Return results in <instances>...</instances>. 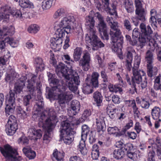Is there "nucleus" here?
<instances>
[{
  "mask_svg": "<svg viewBox=\"0 0 161 161\" xmlns=\"http://www.w3.org/2000/svg\"><path fill=\"white\" fill-rule=\"evenodd\" d=\"M54 55L51 56L50 63L52 64L56 69V72L58 75L64 77L66 79L65 84L66 87L63 91L58 92V90L54 91L56 92L54 94L52 98L58 95V103L61 107L63 110H64L65 106V103H67L72 98L73 95L71 92L69 91L62 92L59 94L58 92H63L68 87L69 89L75 94H78L79 91L78 90V86L80 84V80L79 77L76 72L72 69H70V74H68L67 67L65 65L62 63H59L58 65H56L57 62L56 60L54 58Z\"/></svg>",
  "mask_w": 161,
  "mask_h": 161,
  "instance_id": "obj_1",
  "label": "nucleus"
},
{
  "mask_svg": "<svg viewBox=\"0 0 161 161\" xmlns=\"http://www.w3.org/2000/svg\"><path fill=\"white\" fill-rule=\"evenodd\" d=\"M50 112H52V116L51 114H49V116L46 115L48 113L45 111L37 119L39 121V126L46 130L43 137V142L46 144L48 143L50 141L52 136V132L55 126V123L57 122L56 113L52 110H50Z\"/></svg>",
  "mask_w": 161,
  "mask_h": 161,
  "instance_id": "obj_2",
  "label": "nucleus"
},
{
  "mask_svg": "<svg viewBox=\"0 0 161 161\" xmlns=\"http://www.w3.org/2000/svg\"><path fill=\"white\" fill-rule=\"evenodd\" d=\"M106 20L111 27L110 35L113 43L112 49L115 52L121 53L123 38L121 35L120 30L118 28V23L114 21L112 17H107Z\"/></svg>",
  "mask_w": 161,
  "mask_h": 161,
  "instance_id": "obj_3",
  "label": "nucleus"
},
{
  "mask_svg": "<svg viewBox=\"0 0 161 161\" xmlns=\"http://www.w3.org/2000/svg\"><path fill=\"white\" fill-rule=\"evenodd\" d=\"M141 62V58L137 55L135 57L134 67L132 68L133 76L132 77L131 81L133 86L135 89V83L139 84L142 89L146 88L147 81L146 76V73L143 70H139L138 68Z\"/></svg>",
  "mask_w": 161,
  "mask_h": 161,
  "instance_id": "obj_4",
  "label": "nucleus"
},
{
  "mask_svg": "<svg viewBox=\"0 0 161 161\" xmlns=\"http://www.w3.org/2000/svg\"><path fill=\"white\" fill-rule=\"evenodd\" d=\"M36 78V76L30 73L22 75L15 85L14 91L16 93H19L22 92L23 88L25 86V81L26 79H27V89L30 93L33 95L35 89L34 84L35 83Z\"/></svg>",
  "mask_w": 161,
  "mask_h": 161,
  "instance_id": "obj_5",
  "label": "nucleus"
},
{
  "mask_svg": "<svg viewBox=\"0 0 161 161\" xmlns=\"http://www.w3.org/2000/svg\"><path fill=\"white\" fill-rule=\"evenodd\" d=\"M49 82L52 87L48 92L47 95L49 97H52L55 95L54 91L58 90V92L64 90L66 87L65 80H59L56 77L55 74L50 72H47ZM55 93H56L55 92Z\"/></svg>",
  "mask_w": 161,
  "mask_h": 161,
  "instance_id": "obj_6",
  "label": "nucleus"
},
{
  "mask_svg": "<svg viewBox=\"0 0 161 161\" xmlns=\"http://www.w3.org/2000/svg\"><path fill=\"white\" fill-rule=\"evenodd\" d=\"M60 129L61 140L66 144H70L73 140V135L75 133L70 123L68 120L62 121L61 124Z\"/></svg>",
  "mask_w": 161,
  "mask_h": 161,
  "instance_id": "obj_7",
  "label": "nucleus"
},
{
  "mask_svg": "<svg viewBox=\"0 0 161 161\" xmlns=\"http://www.w3.org/2000/svg\"><path fill=\"white\" fill-rule=\"evenodd\" d=\"M10 14L15 18L22 19L25 17L24 14H22L19 10L15 8L11 9L9 6L4 5L2 6L0 8V21L3 20V22L8 21L9 18Z\"/></svg>",
  "mask_w": 161,
  "mask_h": 161,
  "instance_id": "obj_8",
  "label": "nucleus"
},
{
  "mask_svg": "<svg viewBox=\"0 0 161 161\" xmlns=\"http://www.w3.org/2000/svg\"><path fill=\"white\" fill-rule=\"evenodd\" d=\"M85 41L86 43L92 46L94 50L104 46V44L97 36L96 29L88 30L87 33L85 35Z\"/></svg>",
  "mask_w": 161,
  "mask_h": 161,
  "instance_id": "obj_9",
  "label": "nucleus"
},
{
  "mask_svg": "<svg viewBox=\"0 0 161 161\" xmlns=\"http://www.w3.org/2000/svg\"><path fill=\"white\" fill-rule=\"evenodd\" d=\"M1 153L7 161H21V157L19 156L16 150L7 144L0 147Z\"/></svg>",
  "mask_w": 161,
  "mask_h": 161,
  "instance_id": "obj_10",
  "label": "nucleus"
},
{
  "mask_svg": "<svg viewBox=\"0 0 161 161\" xmlns=\"http://www.w3.org/2000/svg\"><path fill=\"white\" fill-rule=\"evenodd\" d=\"M55 25L67 30V34H68L70 33L71 29H75L76 27L77 22L73 15L70 14L62 18L58 23H56Z\"/></svg>",
  "mask_w": 161,
  "mask_h": 161,
  "instance_id": "obj_11",
  "label": "nucleus"
},
{
  "mask_svg": "<svg viewBox=\"0 0 161 161\" xmlns=\"http://www.w3.org/2000/svg\"><path fill=\"white\" fill-rule=\"evenodd\" d=\"M36 99V104L34 106V110L35 111L32 117L37 119L40 118V116L42 114H43L45 111H47L48 113L46 115L47 116H49V114H51V116H52V112H50V110H52L55 113V112L53 109H47L44 111L43 112H41V110L42 109L43 106V99L42 97L41 94L40 92L37 95Z\"/></svg>",
  "mask_w": 161,
  "mask_h": 161,
  "instance_id": "obj_12",
  "label": "nucleus"
},
{
  "mask_svg": "<svg viewBox=\"0 0 161 161\" xmlns=\"http://www.w3.org/2000/svg\"><path fill=\"white\" fill-rule=\"evenodd\" d=\"M99 76L98 73L96 72L92 73V75L90 84L89 85L87 83L83 84L82 87L83 92L85 94H88L93 92L92 87H97L98 86V79Z\"/></svg>",
  "mask_w": 161,
  "mask_h": 161,
  "instance_id": "obj_13",
  "label": "nucleus"
},
{
  "mask_svg": "<svg viewBox=\"0 0 161 161\" xmlns=\"http://www.w3.org/2000/svg\"><path fill=\"white\" fill-rule=\"evenodd\" d=\"M14 28L13 26L8 27L4 26L3 30H0V54L5 51V43L4 39L3 38L7 35H11L14 34Z\"/></svg>",
  "mask_w": 161,
  "mask_h": 161,
  "instance_id": "obj_14",
  "label": "nucleus"
},
{
  "mask_svg": "<svg viewBox=\"0 0 161 161\" xmlns=\"http://www.w3.org/2000/svg\"><path fill=\"white\" fill-rule=\"evenodd\" d=\"M14 95V92L12 91H10L9 94L7 95L6 107L5 108V112L7 116L10 115L14 111L15 106Z\"/></svg>",
  "mask_w": 161,
  "mask_h": 161,
  "instance_id": "obj_15",
  "label": "nucleus"
},
{
  "mask_svg": "<svg viewBox=\"0 0 161 161\" xmlns=\"http://www.w3.org/2000/svg\"><path fill=\"white\" fill-rule=\"evenodd\" d=\"M140 28L142 33L141 37L146 40V42L148 43V45L154 46L155 41L151 37V35L152 33V31L149 25L146 26L144 23H142L140 25Z\"/></svg>",
  "mask_w": 161,
  "mask_h": 161,
  "instance_id": "obj_16",
  "label": "nucleus"
},
{
  "mask_svg": "<svg viewBox=\"0 0 161 161\" xmlns=\"http://www.w3.org/2000/svg\"><path fill=\"white\" fill-rule=\"evenodd\" d=\"M145 58L147 62V74L148 76L151 77L156 74L157 69L156 67H153L152 66L153 57L152 53L150 50H148L146 53Z\"/></svg>",
  "mask_w": 161,
  "mask_h": 161,
  "instance_id": "obj_17",
  "label": "nucleus"
},
{
  "mask_svg": "<svg viewBox=\"0 0 161 161\" xmlns=\"http://www.w3.org/2000/svg\"><path fill=\"white\" fill-rule=\"evenodd\" d=\"M90 131V128L86 125H83L82 127L81 140L79 146V150L82 154H84L86 153L85 147V141L86 139L87 134Z\"/></svg>",
  "mask_w": 161,
  "mask_h": 161,
  "instance_id": "obj_18",
  "label": "nucleus"
},
{
  "mask_svg": "<svg viewBox=\"0 0 161 161\" xmlns=\"http://www.w3.org/2000/svg\"><path fill=\"white\" fill-rule=\"evenodd\" d=\"M91 55L87 50L84 51L82 58L80 60L79 65L85 71H87L90 67Z\"/></svg>",
  "mask_w": 161,
  "mask_h": 161,
  "instance_id": "obj_19",
  "label": "nucleus"
},
{
  "mask_svg": "<svg viewBox=\"0 0 161 161\" xmlns=\"http://www.w3.org/2000/svg\"><path fill=\"white\" fill-rule=\"evenodd\" d=\"M96 15L99 21V23L97 27L99 31L100 32H103L106 38L107 39L108 36L107 32L106 24L104 21L103 17L99 13H97Z\"/></svg>",
  "mask_w": 161,
  "mask_h": 161,
  "instance_id": "obj_20",
  "label": "nucleus"
},
{
  "mask_svg": "<svg viewBox=\"0 0 161 161\" xmlns=\"http://www.w3.org/2000/svg\"><path fill=\"white\" fill-rule=\"evenodd\" d=\"M28 133L30 138L35 141L40 139L42 135V132L41 130H36L33 127L29 129Z\"/></svg>",
  "mask_w": 161,
  "mask_h": 161,
  "instance_id": "obj_21",
  "label": "nucleus"
},
{
  "mask_svg": "<svg viewBox=\"0 0 161 161\" xmlns=\"http://www.w3.org/2000/svg\"><path fill=\"white\" fill-rule=\"evenodd\" d=\"M126 60V66L128 70L130 71L132 67L131 63L133 60L132 53L135 52L133 49L131 47H129L127 48Z\"/></svg>",
  "mask_w": 161,
  "mask_h": 161,
  "instance_id": "obj_22",
  "label": "nucleus"
},
{
  "mask_svg": "<svg viewBox=\"0 0 161 161\" xmlns=\"http://www.w3.org/2000/svg\"><path fill=\"white\" fill-rule=\"evenodd\" d=\"M50 42L51 47L54 49L58 50L61 47L63 40L62 38L56 37L52 38Z\"/></svg>",
  "mask_w": 161,
  "mask_h": 161,
  "instance_id": "obj_23",
  "label": "nucleus"
},
{
  "mask_svg": "<svg viewBox=\"0 0 161 161\" xmlns=\"http://www.w3.org/2000/svg\"><path fill=\"white\" fill-rule=\"evenodd\" d=\"M104 8L107 12H108L111 15H114L116 18L117 16V14L116 11L115 6L113 5V8L111 9L109 7V0H102Z\"/></svg>",
  "mask_w": 161,
  "mask_h": 161,
  "instance_id": "obj_24",
  "label": "nucleus"
},
{
  "mask_svg": "<svg viewBox=\"0 0 161 161\" xmlns=\"http://www.w3.org/2000/svg\"><path fill=\"white\" fill-rule=\"evenodd\" d=\"M137 38H132V40H131L130 44L132 46H136L139 47L141 48L143 47L146 44V40L143 38V37L142 38L141 36L139 37V41H137Z\"/></svg>",
  "mask_w": 161,
  "mask_h": 161,
  "instance_id": "obj_25",
  "label": "nucleus"
},
{
  "mask_svg": "<svg viewBox=\"0 0 161 161\" xmlns=\"http://www.w3.org/2000/svg\"><path fill=\"white\" fill-rule=\"evenodd\" d=\"M80 103L78 101L74 100L72 101L71 105V110L68 111L69 113L70 111L72 113V114H70V116L75 115L79 112L80 110Z\"/></svg>",
  "mask_w": 161,
  "mask_h": 161,
  "instance_id": "obj_26",
  "label": "nucleus"
},
{
  "mask_svg": "<svg viewBox=\"0 0 161 161\" xmlns=\"http://www.w3.org/2000/svg\"><path fill=\"white\" fill-rule=\"evenodd\" d=\"M18 129L17 124H7L6 126V131L8 135H13Z\"/></svg>",
  "mask_w": 161,
  "mask_h": 161,
  "instance_id": "obj_27",
  "label": "nucleus"
},
{
  "mask_svg": "<svg viewBox=\"0 0 161 161\" xmlns=\"http://www.w3.org/2000/svg\"><path fill=\"white\" fill-rule=\"evenodd\" d=\"M96 123L97 131L100 133V135H102L104 131L103 126V117H97L96 118Z\"/></svg>",
  "mask_w": 161,
  "mask_h": 161,
  "instance_id": "obj_28",
  "label": "nucleus"
},
{
  "mask_svg": "<svg viewBox=\"0 0 161 161\" xmlns=\"http://www.w3.org/2000/svg\"><path fill=\"white\" fill-rule=\"evenodd\" d=\"M95 21L91 15L86 16L85 18V25L88 30L95 29L94 27Z\"/></svg>",
  "mask_w": 161,
  "mask_h": 161,
  "instance_id": "obj_29",
  "label": "nucleus"
},
{
  "mask_svg": "<svg viewBox=\"0 0 161 161\" xmlns=\"http://www.w3.org/2000/svg\"><path fill=\"white\" fill-rule=\"evenodd\" d=\"M130 151H126L127 152V156L134 161L137 160L138 157L143 153V152H140L139 150H136L134 152H130Z\"/></svg>",
  "mask_w": 161,
  "mask_h": 161,
  "instance_id": "obj_30",
  "label": "nucleus"
},
{
  "mask_svg": "<svg viewBox=\"0 0 161 161\" xmlns=\"http://www.w3.org/2000/svg\"><path fill=\"white\" fill-rule=\"evenodd\" d=\"M68 14H68L64 8H60L55 12L53 15V17L55 19L62 18L67 15Z\"/></svg>",
  "mask_w": 161,
  "mask_h": 161,
  "instance_id": "obj_31",
  "label": "nucleus"
},
{
  "mask_svg": "<svg viewBox=\"0 0 161 161\" xmlns=\"http://www.w3.org/2000/svg\"><path fill=\"white\" fill-rule=\"evenodd\" d=\"M23 151L26 156L29 159H34L36 156L35 152L28 147H26L23 149Z\"/></svg>",
  "mask_w": 161,
  "mask_h": 161,
  "instance_id": "obj_32",
  "label": "nucleus"
},
{
  "mask_svg": "<svg viewBox=\"0 0 161 161\" xmlns=\"http://www.w3.org/2000/svg\"><path fill=\"white\" fill-rule=\"evenodd\" d=\"M54 29L56 30L55 35L56 37L62 38L64 36L65 33H67V30L60 28L55 25Z\"/></svg>",
  "mask_w": 161,
  "mask_h": 161,
  "instance_id": "obj_33",
  "label": "nucleus"
},
{
  "mask_svg": "<svg viewBox=\"0 0 161 161\" xmlns=\"http://www.w3.org/2000/svg\"><path fill=\"white\" fill-rule=\"evenodd\" d=\"M136 14L137 15L138 19L142 21H145L146 19L147 11L145 9L135 10Z\"/></svg>",
  "mask_w": 161,
  "mask_h": 161,
  "instance_id": "obj_34",
  "label": "nucleus"
},
{
  "mask_svg": "<svg viewBox=\"0 0 161 161\" xmlns=\"http://www.w3.org/2000/svg\"><path fill=\"white\" fill-rule=\"evenodd\" d=\"M35 64L36 65V69L37 71H42L44 69L45 65L41 58L37 57L35 58Z\"/></svg>",
  "mask_w": 161,
  "mask_h": 161,
  "instance_id": "obj_35",
  "label": "nucleus"
},
{
  "mask_svg": "<svg viewBox=\"0 0 161 161\" xmlns=\"http://www.w3.org/2000/svg\"><path fill=\"white\" fill-rule=\"evenodd\" d=\"M115 145L118 148H120L122 149L123 148L126 151L131 150L132 148V146L131 144L129 143L125 144L123 141H119L117 142L116 143Z\"/></svg>",
  "mask_w": 161,
  "mask_h": 161,
  "instance_id": "obj_36",
  "label": "nucleus"
},
{
  "mask_svg": "<svg viewBox=\"0 0 161 161\" xmlns=\"http://www.w3.org/2000/svg\"><path fill=\"white\" fill-rule=\"evenodd\" d=\"M149 142L150 145L148 146V148H151L153 149V151H154V150L155 149L156 147L157 148V145L159 147L161 146V141L158 137H157L156 139V143H155L153 139H149Z\"/></svg>",
  "mask_w": 161,
  "mask_h": 161,
  "instance_id": "obj_37",
  "label": "nucleus"
},
{
  "mask_svg": "<svg viewBox=\"0 0 161 161\" xmlns=\"http://www.w3.org/2000/svg\"><path fill=\"white\" fill-rule=\"evenodd\" d=\"M160 113L161 110L158 107L155 106L152 110V116L154 120H157L159 118L160 116Z\"/></svg>",
  "mask_w": 161,
  "mask_h": 161,
  "instance_id": "obj_38",
  "label": "nucleus"
},
{
  "mask_svg": "<svg viewBox=\"0 0 161 161\" xmlns=\"http://www.w3.org/2000/svg\"><path fill=\"white\" fill-rule=\"evenodd\" d=\"M108 88L110 92H112L117 93L119 92L120 94L122 93L123 90L119 86V85H113L110 84L108 86Z\"/></svg>",
  "mask_w": 161,
  "mask_h": 161,
  "instance_id": "obj_39",
  "label": "nucleus"
},
{
  "mask_svg": "<svg viewBox=\"0 0 161 161\" xmlns=\"http://www.w3.org/2000/svg\"><path fill=\"white\" fill-rule=\"evenodd\" d=\"M19 3L20 6L24 8H33V3L29 0H19Z\"/></svg>",
  "mask_w": 161,
  "mask_h": 161,
  "instance_id": "obj_40",
  "label": "nucleus"
},
{
  "mask_svg": "<svg viewBox=\"0 0 161 161\" xmlns=\"http://www.w3.org/2000/svg\"><path fill=\"white\" fill-rule=\"evenodd\" d=\"M56 0H44L42 3V6L43 9L50 8L53 4H54Z\"/></svg>",
  "mask_w": 161,
  "mask_h": 161,
  "instance_id": "obj_41",
  "label": "nucleus"
},
{
  "mask_svg": "<svg viewBox=\"0 0 161 161\" xmlns=\"http://www.w3.org/2000/svg\"><path fill=\"white\" fill-rule=\"evenodd\" d=\"M82 51V49L80 47H77L74 50L73 57L75 61H77L79 60Z\"/></svg>",
  "mask_w": 161,
  "mask_h": 161,
  "instance_id": "obj_42",
  "label": "nucleus"
},
{
  "mask_svg": "<svg viewBox=\"0 0 161 161\" xmlns=\"http://www.w3.org/2000/svg\"><path fill=\"white\" fill-rule=\"evenodd\" d=\"M4 40L6 42L9 43L12 47H16L18 45V41L13 38L7 37L4 39Z\"/></svg>",
  "mask_w": 161,
  "mask_h": 161,
  "instance_id": "obj_43",
  "label": "nucleus"
},
{
  "mask_svg": "<svg viewBox=\"0 0 161 161\" xmlns=\"http://www.w3.org/2000/svg\"><path fill=\"white\" fill-rule=\"evenodd\" d=\"M125 152L122 149H115L114 151V157L117 159H120L122 158L125 155Z\"/></svg>",
  "mask_w": 161,
  "mask_h": 161,
  "instance_id": "obj_44",
  "label": "nucleus"
},
{
  "mask_svg": "<svg viewBox=\"0 0 161 161\" xmlns=\"http://www.w3.org/2000/svg\"><path fill=\"white\" fill-rule=\"evenodd\" d=\"M53 159L55 158L57 161H62L64 157V153L63 152H58L57 150H55L53 153Z\"/></svg>",
  "mask_w": 161,
  "mask_h": 161,
  "instance_id": "obj_45",
  "label": "nucleus"
},
{
  "mask_svg": "<svg viewBox=\"0 0 161 161\" xmlns=\"http://www.w3.org/2000/svg\"><path fill=\"white\" fill-rule=\"evenodd\" d=\"M93 97L97 106H100V104L102 102L103 100V97L101 93L99 92H96L94 93Z\"/></svg>",
  "mask_w": 161,
  "mask_h": 161,
  "instance_id": "obj_46",
  "label": "nucleus"
},
{
  "mask_svg": "<svg viewBox=\"0 0 161 161\" xmlns=\"http://www.w3.org/2000/svg\"><path fill=\"white\" fill-rule=\"evenodd\" d=\"M19 75L15 71H13L10 75L7 74L6 75L5 80L7 82H11L15 79L18 78Z\"/></svg>",
  "mask_w": 161,
  "mask_h": 161,
  "instance_id": "obj_47",
  "label": "nucleus"
},
{
  "mask_svg": "<svg viewBox=\"0 0 161 161\" xmlns=\"http://www.w3.org/2000/svg\"><path fill=\"white\" fill-rule=\"evenodd\" d=\"M17 110L19 116L21 119H26L29 115L28 113H27L23 110L20 107H18Z\"/></svg>",
  "mask_w": 161,
  "mask_h": 161,
  "instance_id": "obj_48",
  "label": "nucleus"
},
{
  "mask_svg": "<svg viewBox=\"0 0 161 161\" xmlns=\"http://www.w3.org/2000/svg\"><path fill=\"white\" fill-rule=\"evenodd\" d=\"M107 109V113L109 117L112 119H114L116 115V108H112L110 107H108Z\"/></svg>",
  "mask_w": 161,
  "mask_h": 161,
  "instance_id": "obj_49",
  "label": "nucleus"
},
{
  "mask_svg": "<svg viewBox=\"0 0 161 161\" xmlns=\"http://www.w3.org/2000/svg\"><path fill=\"white\" fill-rule=\"evenodd\" d=\"M125 8L128 13H131L134 11V9L133 3L129 1H126L125 4Z\"/></svg>",
  "mask_w": 161,
  "mask_h": 161,
  "instance_id": "obj_50",
  "label": "nucleus"
},
{
  "mask_svg": "<svg viewBox=\"0 0 161 161\" xmlns=\"http://www.w3.org/2000/svg\"><path fill=\"white\" fill-rule=\"evenodd\" d=\"M108 130L109 134H115L116 136H119L121 135L119 129L116 126L109 127Z\"/></svg>",
  "mask_w": 161,
  "mask_h": 161,
  "instance_id": "obj_51",
  "label": "nucleus"
},
{
  "mask_svg": "<svg viewBox=\"0 0 161 161\" xmlns=\"http://www.w3.org/2000/svg\"><path fill=\"white\" fill-rule=\"evenodd\" d=\"M39 26L36 24L31 25L28 28V31L30 33H36L40 30Z\"/></svg>",
  "mask_w": 161,
  "mask_h": 161,
  "instance_id": "obj_52",
  "label": "nucleus"
},
{
  "mask_svg": "<svg viewBox=\"0 0 161 161\" xmlns=\"http://www.w3.org/2000/svg\"><path fill=\"white\" fill-rule=\"evenodd\" d=\"M156 40H155L154 39H153L155 41V44L154 46H150V45H149V47H150V49L152 51H153L154 50L155 48H156V49L158 47H159L158 46H157V43H159L161 44V37L160 36L157 35V36H156Z\"/></svg>",
  "mask_w": 161,
  "mask_h": 161,
  "instance_id": "obj_53",
  "label": "nucleus"
},
{
  "mask_svg": "<svg viewBox=\"0 0 161 161\" xmlns=\"http://www.w3.org/2000/svg\"><path fill=\"white\" fill-rule=\"evenodd\" d=\"M61 58L62 60L68 64H70L69 61H71L73 62L74 61L71 59L69 55L64 53L63 54L61 55Z\"/></svg>",
  "mask_w": 161,
  "mask_h": 161,
  "instance_id": "obj_54",
  "label": "nucleus"
},
{
  "mask_svg": "<svg viewBox=\"0 0 161 161\" xmlns=\"http://www.w3.org/2000/svg\"><path fill=\"white\" fill-rule=\"evenodd\" d=\"M117 117L118 119L122 120L126 117V113L122 110H119L118 112L117 113Z\"/></svg>",
  "mask_w": 161,
  "mask_h": 161,
  "instance_id": "obj_55",
  "label": "nucleus"
},
{
  "mask_svg": "<svg viewBox=\"0 0 161 161\" xmlns=\"http://www.w3.org/2000/svg\"><path fill=\"white\" fill-rule=\"evenodd\" d=\"M18 141L19 144L26 145L28 144L29 140L26 137L22 136L19 139Z\"/></svg>",
  "mask_w": 161,
  "mask_h": 161,
  "instance_id": "obj_56",
  "label": "nucleus"
},
{
  "mask_svg": "<svg viewBox=\"0 0 161 161\" xmlns=\"http://www.w3.org/2000/svg\"><path fill=\"white\" fill-rule=\"evenodd\" d=\"M141 106L142 108L147 109L149 108L150 104L148 101L143 98L141 101Z\"/></svg>",
  "mask_w": 161,
  "mask_h": 161,
  "instance_id": "obj_57",
  "label": "nucleus"
},
{
  "mask_svg": "<svg viewBox=\"0 0 161 161\" xmlns=\"http://www.w3.org/2000/svg\"><path fill=\"white\" fill-rule=\"evenodd\" d=\"M133 110V112L134 113V117L136 118H139L140 112L138 110V108L136 105V104H134L132 107Z\"/></svg>",
  "mask_w": 161,
  "mask_h": 161,
  "instance_id": "obj_58",
  "label": "nucleus"
},
{
  "mask_svg": "<svg viewBox=\"0 0 161 161\" xmlns=\"http://www.w3.org/2000/svg\"><path fill=\"white\" fill-rule=\"evenodd\" d=\"M135 3L136 7V10L144 9L143 7L142 4L140 0H135Z\"/></svg>",
  "mask_w": 161,
  "mask_h": 161,
  "instance_id": "obj_59",
  "label": "nucleus"
},
{
  "mask_svg": "<svg viewBox=\"0 0 161 161\" xmlns=\"http://www.w3.org/2000/svg\"><path fill=\"white\" fill-rule=\"evenodd\" d=\"M124 26L126 29L128 31H130L131 29V26L130 21L127 19H125L123 21Z\"/></svg>",
  "mask_w": 161,
  "mask_h": 161,
  "instance_id": "obj_60",
  "label": "nucleus"
},
{
  "mask_svg": "<svg viewBox=\"0 0 161 161\" xmlns=\"http://www.w3.org/2000/svg\"><path fill=\"white\" fill-rule=\"evenodd\" d=\"M17 124L15 117L13 115H11L8 118L7 124Z\"/></svg>",
  "mask_w": 161,
  "mask_h": 161,
  "instance_id": "obj_61",
  "label": "nucleus"
},
{
  "mask_svg": "<svg viewBox=\"0 0 161 161\" xmlns=\"http://www.w3.org/2000/svg\"><path fill=\"white\" fill-rule=\"evenodd\" d=\"M31 98L30 95H26L23 98V103L25 106H27L29 105Z\"/></svg>",
  "mask_w": 161,
  "mask_h": 161,
  "instance_id": "obj_62",
  "label": "nucleus"
},
{
  "mask_svg": "<svg viewBox=\"0 0 161 161\" xmlns=\"http://www.w3.org/2000/svg\"><path fill=\"white\" fill-rule=\"evenodd\" d=\"M91 112L90 110L86 109L85 110L82 115V118L83 119V120H85L90 116L91 115Z\"/></svg>",
  "mask_w": 161,
  "mask_h": 161,
  "instance_id": "obj_63",
  "label": "nucleus"
},
{
  "mask_svg": "<svg viewBox=\"0 0 161 161\" xmlns=\"http://www.w3.org/2000/svg\"><path fill=\"white\" fill-rule=\"evenodd\" d=\"M133 125V122L131 120H130L128 123H127L126 125L124 127L123 129V131H125L129 129Z\"/></svg>",
  "mask_w": 161,
  "mask_h": 161,
  "instance_id": "obj_64",
  "label": "nucleus"
}]
</instances>
